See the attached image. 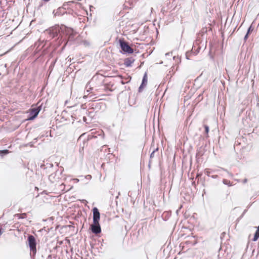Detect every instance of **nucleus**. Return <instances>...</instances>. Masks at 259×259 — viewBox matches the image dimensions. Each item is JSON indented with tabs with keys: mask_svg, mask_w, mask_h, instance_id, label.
I'll return each instance as SVG.
<instances>
[{
	"mask_svg": "<svg viewBox=\"0 0 259 259\" xmlns=\"http://www.w3.org/2000/svg\"><path fill=\"white\" fill-rule=\"evenodd\" d=\"M119 43L120 47L123 51L129 54L133 53V49L128 45L127 42L123 40L120 39Z\"/></svg>",
	"mask_w": 259,
	"mask_h": 259,
	"instance_id": "nucleus-1",
	"label": "nucleus"
},
{
	"mask_svg": "<svg viewBox=\"0 0 259 259\" xmlns=\"http://www.w3.org/2000/svg\"><path fill=\"white\" fill-rule=\"evenodd\" d=\"M91 229L92 232L95 234H98L101 232V228L99 224V222H94L91 226Z\"/></svg>",
	"mask_w": 259,
	"mask_h": 259,
	"instance_id": "nucleus-2",
	"label": "nucleus"
},
{
	"mask_svg": "<svg viewBox=\"0 0 259 259\" xmlns=\"http://www.w3.org/2000/svg\"><path fill=\"white\" fill-rule=\"evenodd\" d=\"M61 173V172L56 171L55 173L52 174L49 177V180L53 183L58 182L60 179Z\"/></svg>",
	"mask_w": 259,
	"mask_h": 259,
	"instance_id": "nucleus-3",
	"label": "nucleus"
},
{
	"mask_svg": "<svg viewBox=\"0 0 259 259\" xmlns=\"http://www.w3.org/2000/svg\"><path fill=\"white\" fill-rule=\"evenodd\" d=\"M93 222H99L100 219V213L97 207H94L93 209Z\"/></svg>",
	"mask_w": 259,
	"mask_h": 259,
	"instance_id": "nucleus-4",
	"label": "nucleus"
},
{
	"mask_svg": "<svg viewBox=\"0 0 259 259\" xmlns=\"http://www.w3.org/2000/svg\"><path fill=\"white\" fill-rule=\"evenodd\" d=\"M67 114H57L55 117V119L56 121H58L59 123H63L66 120V115Z\"/></svg>",
	"mask_w": 259,
	"mask_h": 259,
	"instance_id": "nucleus-5",
	"label": "nucleus"
},
{
	"mask_svg": "<svg viewBox=\"0 0 259 259\" xmlns=\"http://www.w3.org/2000/svg\"><path fill=\"white\" fill-rule=\"evenodd\" d=\"M135 59L132 57L126 58L124 61V64L126 67L131 66L134 62Z\"/></svg>",
	"mask_w": 259,
	"mask_h": 259,
	"instance_id": "nucleus-6",
	"label": "nucleus"
},
{
	"mask_svg": "<svg viewBox=\"0 0 259 259\" xmlns=\"http://www.w3.org/2000/svg\"><path fill=\"white\" fill-rule=\"evenodd\" d=\"M147 82H148L147 75L146 73H145L143 76L142 82L139 88V90H141L142 89L144 88L147 84Z\"/></svg>",
	"mask_w": 259,
	"mask_h": 259,
	"instance_id": "nucleus-7",
	"label": "nucleus"
},
{
	"mask_svg": "<svg viewBox=\"0 0 259 259\" xmlns=\"http://www.w3.org/2000/svg\"><path fill=\"white\" fill-rule=\"evenodd\" d=\"M28 239L29 246L30 250V255L31 257H32L31 252L32 251V235H29L28 236Z\"/></svg>",
	"mask_w": 259,
	"mask_h": 259,
	"instance_id": "nucleus-8",
	"label": "nucleus"
},
{
	"mask_svg": "<svg viewBox=\"0 0 259 259\" xmlns=\"http://www.w3.org/2000/svg\"><path fill=\"white\" fill-rule=\"evenodd\" d=\"M259 238V226L257 228V230H256L255 234L254 235L253 238L252 240L253 241H256Z\"/></svg>",
	"mask_w": 259,
	"mask_h": 259,
	"instance_id": "nucleus-9",
	"label": "nucleus"
},
{
	"mask_svg": "<svg viewBox=\"0 0 259 259\" xmlns=\"http://www.w3.org/2000/svg\"><path fill=\"white\" fill-rule=\"evenodd\" d=\"M109 86L110 85L107 84H104L102 85V87H103L102 90L105 92H106L107 91H112L113 90L111 88H110Z\"/></svg>",
	"mask_w": 259,
	"mask_h": 259,
	"instance_id": "nucleus-10",
	"label": "nucleus"
},
{
	"mask_svg": "<svg viewBox=\"0 0 259 259\" xmlns=\"http://www.w3.org/2000/svg\"><path fill=\"white\" fill-rule=\"evenodd\" d=\"M88 116H89L90 114H88ZM89 119H88L87 117L86 116H83V121L86 122V123L87 124H89L91 122V119L90 118V117H89Z\"/></svg>",
	"mask_w": 259,
	"mask_h": 259,
	"instance_id": "nucleus-11",
	"label": "nucleus"
},
{
	"mask_svg": "<svg viewBox=\"0 0 259 259\" xmlns=\"http://www.w3.org/2000/svg\"><path fill=\"white\" fill-rule=\"evenodd\" d=\"M36 245L35 239L33 237V256L35 254L36 252Z\"/></svg>",
	"mask_w": 259,
	"mask_h": 259,
	"instance_id": "nucleus-12",
	"label": "nucleus"
},
{
	"mask_svg": "<svg viewBox=\"0 0 259 259\" xmlns=\"http://www.w3.org/2000/svg\"><path fill=\"white\" fill-rule=\"evenodd\" d=\"M9 153V151L8 150H4L0 151V155H3L4 154H7Z\"/></svg>",
	"mask_w": 259,
	"mask_h": 259,
	"instance_id": "nucleus-13",
	"label": "nucleus"
},
{
	"mask_svg": "<svg viewBox=\"0 0 259 259\" xmlns=\"http://www.w3.org/2000/svg\"><path fill=\"white\" fill-rule=\"evenodd\" d=\"M66 32L67 34L69 35V37L72 35V33H73V30L71 28H67L66 30Z\"/></svg>",
	"mask_w": 259,
	"mask_h": 259,
	"instance_id": "nucleus-14",
	"label": "nucleus"
},
{
	"mask_svg": "<svg viewBox=\"0 0 259 259\" xmlns=\"http://www.w3.org/2000/svg\"><path fill=\"white\" fill-rule=\"evenodd\" d=\"M204 127L205 128V132L206 134H208L209 130V126L207 125H204Z\"/></svg>",
	"mask_w": 259,
	"mask_h": 259,
	"instance_id": "nucleus-15",
	"label": "nucleus"
},
{
	"mask_svg": "<svg viewBox=\"0 0 259 259\" xmlns=\"http://www.w3.org/2000/svg\"><path fill=\"white\" fill-rule=\"evenodd\" d=\"M158 150V149L157 148L155 150H154L150 154V158H153L154 157V153L156 151H157Z\"/></svg>",
	"mask_w": 259,
	"mask_h": 259,
	"instance_id": "nucleus-16",
	"label": "nucleus"
},
{
	"mask_svg": "<svg viewBox=\"0 0 259 259\" xmlns=\"http://www.w3.org/2000/svg\"><path fill=\"white\" fill-rule=\"evenodd\" d=\"M204 173H205V175H206L207 176H210V172L208 170L205 169V171H204Z\"/></svg>",
	"mask_w": 259,
	"mask_h": 259,
	"instance_id": "nucleus-17",
	"label": "nucleus"
},
{
	"mask_svg": "<svg viewBox=\"0 0 259 259\" xmlns=\"http://www.w3.org/2000/svg\"><path fill=\"white\" fill-rule=\"evenodd\" d=\"M230 183L227 180L224 179L223 180V183L226 185H228Z\"/></svg>",
	"mask_w": 259,
	"mask_h": 259,
	"instance_id": "nucleus-18",
	"label": "nucleus"
},
{
	"mask_svg": "<svg viewBox=\"0 0 259 259\" xmlns=\"http://www.w3.org/2000/svg\"><path fill=\"white\" fill-rule=\"evenodd\" d=\"M40 111V110H38L37 109H36L35 108H33V113H38V112Z\"/></svg>",
	"mask_w": 259,
	"mask_h": 259,
	"instance_id": "nucleus-19",
	"label": "nucleus"
},
{
	"mask_svg": "<svg viewBox=\"0 0 259 259\" xmlns=\"http://www.w3.org/2000/svg\"><path fill=\"white\" fill-rule=\"evenodd\" d=\"M85 178L88 180H91L92 178L91 175H88L85 177Z\"/></svg>",
	"mask_w": 259,
	"mask_h": 259,
	"instance_id": "nucleus-20",
	"label": "nucleus"
},
{
	"mask_svg": "<svg viewBox=\"0 0 259 259\" xmlns=\"http://www.w3.org/2000/svg\"><path fill=\"white\" fill-rule=\"evenodd\" d=\"M72 181H73L74 183H78L79 182V180L78 179L74 178V179H73L72 180Z\"/></svg>",
	"mask_w": 259,
	"mask_h": 259,
	"instance_id": "nucleus-21",
	"label": "nucleus"
},
{
	"mask_svg": "<svg viewBox=\"0 0 259 259\" xmlns=\"http://www.w3.org/2000/svg\"><path fill=\"white\" fill-rule=\"evenodd\" d=\"M29 146L30 147H32V144H31V143H29V144H27L26 145L22 146V147H23V146Z\"/></svg>",
	"mask_w": 259,
	"mask_h": 259,
	"instance_id": "nucleus-22",
	"label": "nucleus"
},
{
	"mask_svg": "<svg viewBox=\"0 0 259 259\" xmlns=\"http://www.w3.org/2000/svg\"><path fill=\"white\" fill-rule=\"evenodd\" d=\"M212 178L213 179H217L218 177V175H213L211 176Z\"/></svg>",
	"mask_w": 259,
	"mask_h": 259,
	"instance_id": "nucleus-23",
	"label": "nucleus"
},
{
	"mask_svg": "<svg viewBox=\"0 0 259 259\" xmlns=\"http://www.w3.org/2000/svg\"><path fill=\"white\" fill-rule=\"evenodd\" d=\"M28 120H32V114H30V116L28 118Z\"/></svg>",
	"mask_w": 259,
	"mask_h": 259,
	"instance_id": "nucleus-24",
	"label": "nucleus"
},
{
	"mask_svg": "<svg viewBox=\"0 0 259 259\" xmlns=\"http://www.w3.org/2000/svg\"><path fill=\"white\" fill-rule=\"evenodd\" d=\"M249 29H250V28H249ZM249 30H248V32H247V34H246V35L245 36L244 38H245V39H247V37H248V33H249Z\"/></svg>",
	"mask_w": 259,
	"mask_h": 259,
	"instance_id": "nucleus-25",
	"label": "nucleus"
},
{
	"mask_svg": "<svg viewBox=\"0 0 259 259\" xmlns=\"http://www.w3.org/2000/svg\"><path fill=\"white\" fill-rule=\"evenodd\" d=\"M247 182V179H244V180H243V183H246Z\"/></svg>",
	"mask_w": 259,
	"mask_h": 259,
	"instance_id": "nucleus-26",
	"label": "nucleus"
},
{
	"mask_svg": "<svg viewBox=\"0 0 259 259\" xmlns=\"http://www.w3.org/2000/svg\"><path fill=\"white\" fill-rule=\"evenodd\" d=\"M38 114H33V119H34L37 116Z\"/></svg>",
	"mask_w": 259,
	"mask_h": 259,
	"instance_id": "nucleus-27",
	"label": "nucleus"
},
{
	"mask_svg": "<svg viewBox=\"0 0 259 259\" xmlns=\"http://www.w3.org/2000/svg\"><path fill=\"white\" fill-rule=\"evenodd\" d=\"M107 95H108V94H102L101 95V96H107Z\"/></svg>",
	"mask_w": 259,
	"mask_h": 259,
	"instance_id": "nucleus-28",
	"label": "nucleus"
},
{
	"mask_svg": "<svg viewBox=\"0 0 259 259\" xmlns=\"http://www.w3.org/2000/svg\"><path fill=\"white\" fill-rule=\"evenodd\" d=\"M220 170L219 169H217V170H214V172H218Z\"/></svg>",
	"mask_w": 259,
	"mask_h": 259,
	"instance_id": "nucleus-29",
	"label": "nucleus"
},
{
	"mask_svg": "<svg viewBox=\"0 0 259 259\" xmlns=\"http://www.w3.org/2000/svg\"><path fill=\"white\" fill-rule=\"evenodd\" d=\"M221 169H222V170H224V171H227L226 169H225L224 168H221Z\"/></svg>",
	"mask_w": 259,
	"mask_h": 259,
	"instance_id": "nucleus-30",
	"label": "nucleus"
},
{
	"mask_svg": "<svg viewBox=\"0 0 259 259\" xmlns=\"http://www.w3.org/2000/svg\"><path fill=\"white\" fill-rule=\"evenodd\" d=\"M98 77V76H95V77H94V78H95V79H96Z\"/></svg>",
	"mask_w": 259,
	"mask_h": 259,
	"instance_id": "nucleus-31",
	"label": "nucleus"
},
{
	"mask_svg": "<svg viewBox=\"0 0 259 259\" xmlns=\"http://www.w3.org/2000/svg\"><path fill=\"white\" fill-rule=\"evenodd\" d=\"M35 190H38V188L37 187H35Z\"/></svg>",
	"mask_w": 259,
	"mask_h": 259,
	"instance_id": "nucleus-32",
	"label": "nucleus"
},
{
	"mask_svg": "<svg viewBox=\"0 0 259 259\" xmlns=\"http://www.w3.org/2000/svg\"><path fill=\"white\" fill-rule=\"evenodd\" d=\"M121 83H122V84H124V82L123 81H121Z\"/></svg>",
	"mask_w": 259,
	"mask_h": 259,
	"instance_id": "nucleus-33",
	"label": "nucleus"
},
{
	"mask_svg": "<svg viewBox=\"0 0 259 259\" xmlns=\"http://www.w3.org/2000/svg\"><path fill=\"white\" fill-rule=\"evenodd\" d=\"M43 1H45V2H48V1H49L50 0H43Z\"/></svg>",
	"mask_w": 259,
	"mask_h": 259,
	"instance_id": "nucleus-34",
	"label": "nucleus"
},
{
	"mask_svg": "<svg viewBox=\"0 0 259 259\" xmlns=\"http://www.w3.org/2000/svg\"><path fill=\"white\" fill-rule=\"evenodd\" d=\"M118 76H119V77H120L121 78H122V76H121V75H119Z\"/></svg>",
	"mask_w": 259,
	"mask_h": 259,
	"instance_id": "nucleus-35",
	"label": "nucleus"
},
{
	"mask_svg": "<svg viewBox=\"0 0 259 259\" xmlns=\"http://www.w3.org/2000/svg\"><path fill=\"white\" fill-rule=\"evenodd\" d=\"M159 115H160L159 114H158V118H159Z\"/></svg>",
	"mask_w": 259,
	"mask_h": 259,
	"instance_id": "nucleus-36",
	"label": "nucleus"
},
{
	"mask_svg": "<svg viewBox=\"0 0 259 259\" xmlns=\"http://www.w3.org/2000/svg\"><path fill=\"white\" fill-rule=\"evenodd\" d=\"M1 75V73H0V75Z\"/></svg>",
	"mask_w": 259,
	"mask_h": 259,
	"instance_id": "nucleus-37",
	"label": "nucleus"
}]
</instances>
